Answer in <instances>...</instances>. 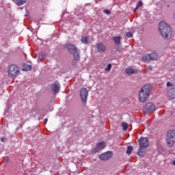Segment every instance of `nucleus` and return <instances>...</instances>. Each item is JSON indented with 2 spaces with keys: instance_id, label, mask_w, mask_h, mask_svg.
Segmentation results:
<instances>
[{
  "instance_id": "obj_1",
  "label": "nucleus",
  "mask_w": 175,
  "mask_h": 175,
  "mask_svg": "<svg viewBox=\"0 0 175 175\" xmlns=\"http://www.w3.org/2000/svg\"><path fill=\"white\" fill-rule=\"evenodd\" d=\"M159 31L165 39H169L172 36V29L165 22H161L159 25Z\"/></svg>"
},
{
  "instance_id": "obj_2",
  "label": "nucleus",
  "mask_w": 175,
  "mask_h": 175,
  "mask_svg": "<svg viewBox=\"0 0 175 175\" xmlns=\"http://www.w3.org/2000/svg\"><path fill=\"white\" fill-rule=\"evenodd\" d=\"M152 87L151 85H145L139 91V97L140 102H146L150 97V92H151Z\"/></svg>"
},
{
  "instance_id": "obj_3",
  "label": "nucleus",
  "mask_w": 175,
  "mask_h": 175,
  "mask_svg": "<svg viewBox=\"0 0 175 175\" xmlns=\"http://www.w3.org/2000/svg\"><path fill=\"white\" fill-rule=\"evenodd\" d=\"M139 151L137 152V154L138 155H139V157H144V154H146V151H144V148L150 146L148 138L142 137L139 139Z\"/></svg>"
},
{
  "instance_id": "obj_4",
  "label": "nucleus",
  "mask_w": 175,
  "mask_h": 175,
  "mask_svg": "<svg viewBox=\"0 0 175 175\" xmlns=\"http://www.w3.org/2000/svg\"><path fill=\"white\" fill-rule=\"evenodd\" d=\"M19 73H20V69L17 66L13 64L9 67L8 76L11 79H14V77H17Z\"/></svg>"
},
{
  "instance_id": "obj_5",
  "label": "nucleus",
  "mask_w": 175,
  "mask_h": 175,
  "mask_svg": "<svg viewBox=\"0 0 175 175\" xmlns=\"http://www.w3.org/2000/svg\"><path fill=\"white\" fill-rule=\"evenodd\" d=\"M159 58V55L156 52H152L151 53L146 54L142 56L143 61H157Z\"/></svg>"
},
{
  "instance_id": "obj_6",
  "label": "nucleus",
  "mask_w": 175,
  "mask_h": 175,
  "mask_svg": "<svg viewBox=\"0 0 175 175\" xmlns=\"http://www.w3.org/2000/svg\"><path fill=\"white\" fill-rule=\"evenodd\" d=\"M80 96L82 103H83V106H85L87 103V98H88V90L85 88H81L80 90Z\"/></svg>"
},
{
  "instance_id": "obj_7",
  "label": "nucleus",
  "mask_w": 175,
  "mask_h": 175,
  "mask_svg": "<svg viewBox=\"0 0 175 175\" xmlns=\"http://www.w3.org/2000/svg\"><path fill=\"white\" fill-rule=\"evenodd\" d=\"M144 110H145L146 113H150L151 111H155V110H157V108H155V105H154V103H148L144 107Z\"/></svg>"
},
{
  "instance_id": "obj_8",
  "label": "nucleus",
  "mask_w": 175,
  "mask_h": 175,
  "mask_svg": "<svg viewBox=\"0 0 175 175\" xmlns=\"http://www.w3.org/2000/svg\"><path fill=\"white\" fill-rule=\"evenodd\" d=\"M111 157H113V152L109 151L100 154L99 158L101 159V161H109Z\"/></svg>"
},
{
  "instance_id": "obj_9",
  "label": "nucleus",
  "mask_w": 175,
  "mask_h": 175,
  "mask_svg": "<svg viewBox=\"0 0 175 175\" xmlns=\"http://www.w3.org/2000/svg\"><path fill=\"white\" fill-rule=\"evenodd\" d=\"M51 88L53 95H57V94L59 92L61 85L58 83H52L51 85Z\"/></svg>"
},
{
  "instance_id": "obj_10",
  "label": "nucleus",
  "mask_w": 175,
  "mask_h": 175,
  "mask_svg": "<svg viewBox=\"0 0 175 175\" xmlns=\"http://www.w3.org/2000/svg\"><path fill=\"white\" fill-rule=\"evenodd\" d=\"M106 147V144H105V142H100L96 145V147L93 150L94 152H99L100 151H102L103 148Z\"/></svg>"
},
{
  "instance_id": "obj_11",
  "label": "nucleus",
  "mask_w": 175,
  "mask_h": 175,
  "mask_svg": "<svg viewBox=\"0 0 175 175\" xmlns=\"http://www.w3.org/2000/svg\"><path fill=\"white\" fill-rule=\"evenodd\" d=\"M65 48L67 49L68 51H69L70 54H73L77 50H78L75 45L70 44H66Z\"/></svg>"
},
{
  "instance_id": "obj_12",
  "label": "nucleus",
  "mask_w": 175,
  "mask_h": 175,
  "mask_svg": "<svg viewBox=\"0 0 175 175\" xmlns=\"http://www.w3.org/2000/svg\"><path fill=\"white\" fill-rule=\"evenodd\" d=\"M96 49L99 53H105L106 51V46L103 43L97 44Z\"/></svg>"
},
{
  "instance_id": "obj_13",
  "label": "nucleus",
  "mask_w": 175,
  "mask_h": 175,
  "mask_svg": "<svg viewBox=\"0 0 175 175\" xmlns=\"http://www.w3.org/2000/svg\"><path fill=\"white\" fill-rule=\"evenodd\" d=\"M175 137V131L170 130L167 133V139H174Z\"/></svg>"
},
{
  "instance_id": "obj_14",
  "label": "nucleus",
  "mask_w": 175,
  "mask_h": 175,
  "mask_svg": "<svg viewBox=\"0 0 175 175\" xmlns=\"http://www.w3.org/2000/svg\"><path fill=\"white\" fill-rule=\"evenodd\" d=\"M72 54L75 61H79L80 59V50L77 49Z\"/></svg>"
},
{
  "instance_id": "obj_15",
  "label": "nucleus",
  "mask_w": 175,
  "mask_h": 175,
  "mask_svg": "<svg viewBox=\"0 0 175 175\" xmlns=\"http://www.w3.org/2000/svg\"><path fill=\"white\" fill-rule=\"evenodd\" d=\"M112 40H113L114 43L117 46H119V44H121V36L113 37Z\"/></svg>"
},
{
  "instance_id": "obj_16",
  "label": "nucleus",
  "mask_w": 175,
  "mask_h": 175,
  "mask_svg": "<svg viewBox=\"0 0 175 175\" xmlns=\"http://www.w3.org/2000/svg\"><path fill=\"white\" fill-rule=\"evenodd\" d=\"M32 70V66L31 65H28V64H23V70L24 72H28V70Z\"/></svg>"
},
{
  "instance_id": "obj_17",
  "label": "nucleus",
  "mask_w": 175,
  "mask_h": 175,
  "mask_svg": "<svg viewBox=\"0 0 175 175\" xmlns=\"http://www.w3.org/2000/svg\"><path fill=\"white\" fill-rule=\"evenodd\" d=\"M25 3H27V0H16V5L17 6H21L24 5Z\"/></svg>"
},
{
  "instance_id": "obj_18",
  "label": "nucleus",
  "mask_w": 175,
  "mask_h": 175,
  "mask_svg": "<svg viewBox=\"0 0 175 175\" xmlns=\"http://www.w3.org/2000/svg\"><path fill=\"white\" fill-rule=\"evenodd\" d=\"M81 43H83V44H88V37L87 36H82L81 39Z\"/></svg>"
},
{
  "instance_id": "obj_19",
  "label": "nucleus",
  "mask_w": 175,
  "mask_h": 175,
  "mask_svg": "<svg viewBox=\"0 0 175 175\" xmlns=\"http://www.w3.org/2000/svg\"><path fill=\"white\" fill-rule=\"evenodd\" d=\"M166 140H167V146H169V147H172V146L174 144V141H173V139H172L171 138H166Z\"/></svg>"
},
{
  "instance_id": "obj_20",
  "label": "nucleus",
  "mask_w": 175,
  "mask_h": 175,
  "mask_svg": "<svg viewBox=\"0 0 175 175\" xmlns=\"http://www.w3.org/2000/svg\"><path fill=\"white\" fill-rule=\"evenodd\" d=\"M126 73L127 75H133V73H136V70H135L132 68H126Z\"/></svg>"
},
{
  "instance_id": "obj_21",
  "label": "nucleus",
  "mask_w": 175,
  "mask_h": 175,
  "mask_svg": "<svg viewBox=\"0 0 175 175\" xmlns=\"http://www.w3.org/2000/svg\"><path fill=\"white\" fill-rule=\"evenodd\" d=\"M46 57H47V55H46V53L41 52L39 53L38 58L39 59H44V58H46Z\"/></svg>"
},
{
  "instance_id": "obj_22",
  "label": "nucleus",
  "mask_w": 175,
  "mask_h": 175,
  "mask_svg": "<svg viewBox=\"0 0 175 175\" xmlns=\"http://www.w3.org/2000/svg\"><path fill=\"white\" fill-rule=\"evenodd\" d=\"M133 150V147H132L131 146H128L127 150H126V154H128L129 155H131Z\"/></svg>"
},
{
  "instance_id": "obj_23",
  "label": "nucleus",
  "mask_w": 175,
  "mask_h": 175,
  "mask_svg": "<svg viewBox=\"0 0 175 175\" xmlns=\"http://www.w3.org/2000/svg\"><path fill=\"white\" fill-rule=\"evenodd\" d=\"M122 126L123 127V131H126L128 128L129 127V124H128L126 122L122 123Z\"/></svg>"
},
{
  "instance_id": "obj_24",
  "label": "nucleus",
  "mask_w": 175,
  "mask_h": 175,
  "mask_svg": "<svg viewBox=\"0 0 175 175\" xmlns=\"http://www.w3.org/2000/svg\"><path fill=\"white\" fill-rule=\"evenodd\" d=\"M111 70V64L107 65V68H105V72L110 71Z\"/></svg>"
},
{
  "instance_id": "obj_25",
  "label": "nucleus",
  "mask_w": 175,
  "mask_h": 175,
  "mask_svg": "<svg viewBox=\"0 0 175 175\" xmlns=\"http://www.w3.org/2000/svg\"><path fill=\"white\" fill-rule=\"evenodd\" d=\"M170 93L172 94V98H175V89L171 90Z\"/></svg>"
},
{
  "instance_id": "obj_26",
  "label": "nucleus",
  "mask_w": 175,
  "mask_h": 175,
  "mask_svg": "<svg viewBox=\"0 0 175 175\" xmlns=\"http://www.w3.org/2000/svg\"><path fill=\"white\" fill-rule=\"evenodd\" d=\"M126 38H132V36H133V34L132 33V32L129 31L126 33Z\"/></svg>"
},
{
  "instance_id": "obj_27",
  "label": "nucleus",
  "mask_w": 175,
  "mask_h": 175,
  "mask_svg": "<svg viewBox=\"0 0 175 175\" xmlns=\"http://www.w3.org/2000/svg\"><path fill=\"white\" fill-rule=\"evenodd\" d=\"M140 6H143V2H142V1H139L136 6V9H138V8H140Z\"/></svg>"
},
{
  "instance_id": "obj_28",
  "label": "nucleus",
  "mask_w": 175,
  "mask_h": 175,
  "mask_svg": "<svg viewBox=\"0 0 175 175\" xmlns=\"http://www.w3.org/2000/svg\"><path fill=\"white\" fill-rule=\"evenodd\" d=\"M104 13H105V14H110L111 12L109 10H104Z\"/></svg>"
},
{
  "instance_id": "obj_29",
  "label": "nucleus",
  "mask_w": 175,
  "mask_h": 175,
  "mask_svg": "<svg viewBox=\"0 0 175 175\" xmlns=\"http://www.w3.org/2000/svg\"><path fill=\"white\" fill-rule=\"evenodd\" d=\"M4 162H9V157H6L4 158Z\"/></svg>"
},
{
  "instance_id": "obj_30",
  "label": "nucleus",
  "mask_w": 175,
  "mask_h": 175,
  "mask_svg": "<svg viewBox=\"0 0 175 175\" xmlns=\"http://www.w3.org/2000/svg\"><path fill=\"white\" fill-rule=\"evenodd\" d=\"M148 70H152V66H148Z\"/></svg>"
},
{
  "instance_id": "obj_31",
  "label": "nucleus",
  "mask_w": 175,
  "mask_h": 175,
  "mask_svg": "<svg viewBox=\"0 0 175 175\" xmlns=\"http://www.w3.org/2000/svg\"><path fill=\"white\" fill-rule=\"evenodd\" d=\"M172 83L170 82L167 83V87H171Z\"/></svg>"
},
{
  "instance_id": "obj_32",
  "label": "nucleus",
  "mask_w": 175,
  "mask_h": 175,
  "mask_svg": "<svg viewBox=\"0 0 175 175\" xmlns=\"http://www.w3.org/2000/svg\"><path fill=\"white\" fill-rule=\"evenodd\" d=\"M6 140V137H1V142H5Z\"/></svg>"
},
{
  "instance_id": "obj_33",
  "label": "nucleus",
  "mask_w": 175,
  "mask_h": 175,
  "mask_svg": "<svg viewBox=\"0 0 175 175\" xmlns=\"http://www.w3.org/2000/svg\"><path fill=\"white\" fill-rule=\"evenodd\" d=\"M47 121H48L47 118H45V119L44 120V124H47Z\"/></svg>"
},
{
  "instance_id": "obj_34",
  "label": "nucleus",
  "mask_w": 175,
  "mask_h": 175,
  "mask_svg": "<svg viewBox=\"0 0 175 175\" xmlns=\"http://www.w3.org/2000/svg\"><path fill=\"white\" fill-rule=\"evenodd\" d=\"M173 165H175V161H173Z\"/></svg>"
},
{
  "instance_id": "obj_35",
  "label": "nucleus",
  "mask_w": 175,
  "mask_h": 175,
  "mask_svg": "<svg viewBox=\"0 0 175 175\" xmlns=\"http://www.w3.org/2000/svg\"><path fill=\"white\" fill-rule=\"evenodd\" d=\"M12 1H14V0H12Z\"/></svg>"
}]
</instances>
